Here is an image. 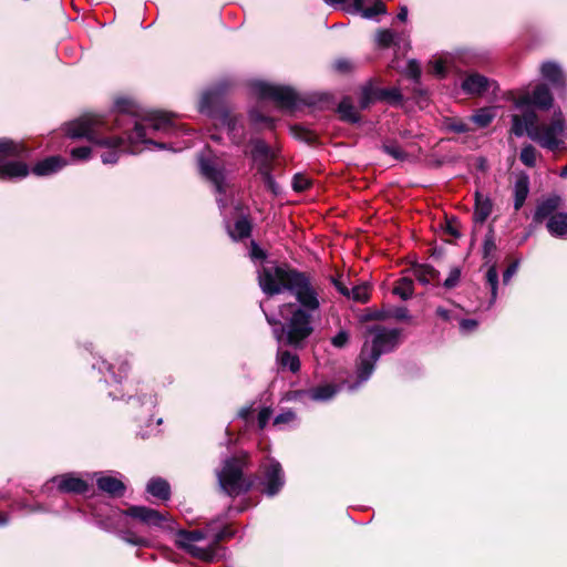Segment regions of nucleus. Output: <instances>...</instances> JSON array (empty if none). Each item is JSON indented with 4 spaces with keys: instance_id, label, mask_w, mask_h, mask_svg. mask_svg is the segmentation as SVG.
<instances>
[{
    "instance_id": "nucleus-62",
    "label": "nucleus",
    "mask_w": 567,
    "mask_h": 567,
    "mask_svg": "<svg viewBox=\"0 0 567 567\" xmlns=\"http://www.w3.org/2000/svg\"><path fill=\"white\" fill-rule=\"evenodd\" d=\"M477 324V321L474 319H463L460 322V329L462 330V332H470L475 330Z\"/></svg>"
},
{
    "instance_id": "nucleus-3",
    "label": "nucleus",
    "mask_w": 567,
    "mask_h": 567,
    "mask_svg": "<svg viewBox=\"0 0 567 567\" xmlns=\"http://www.w3.org/2000/svg\"><path fill=\"white\" fill-rule=\"evenodd\" d=\"M514 109L518 113L511 115V132L517 137L527 135L540 147L548 151H561L566 148L567 124L563 115L556 114L548 123H538L537 113L530 107L528 94L513 100Z\"/></svg>"
},
{
    "instance_id": "nucleus-28",
    "label": "nucleus",
    "mask_w": 567,
    "mask_h": 567,
    "mask_svg": "<svg viewBox=\"0 0 567 567\" xmlns=\"http://www.w3.org/2000/svg\"><path fill=\"white\" fill-rule=\"evenodd\" d=\"M337 392V386L324 384L308 390L307 395L312 401H328L332 399Z\"/></svg>"
},
{
    "instance_id": "nucleus-40",
    "label": "nucleus",
    "mask_w": 567,
    "mask_h": 567,
    "mask_svg": "<svg viewBox=\"0 0 567 567\" xmlns=\"http://www.w3.org/2000/svg\"><path fill=\"white\" fill-rule=\"evenodd\" d=\"M486 281L491 287V305L497 298L498 272L495 265H492L486 272Z\"/></svg>"
},
{
    "instance_id": "nucleus-17",
    "label": "nucleus",
    "mask_w": 567,
    "mask_h": 567,
    "mask_svg": "<svg viewBox=\"0 0 567 567\" xmlns=\"http://www.w3.org/2000/svg\"><path fill=\"white\" fill-rule=\"evenodd\" d=\"M60 492L83 494L89 489V482L75 473H66L52 478Z\"/></svg>"
},
{
    "instance_id": "nucleus-21",
    "label": "nucleus",
    "mask_w": 567,
    "mask_h": 567,
    "mask_svg": "<svg viewBox=\"0 0 567 567\" xmlns=\"http://www.w3.org/2000/svg\"><path fill=\"white\" fill-rule=\"evenodd\" d=\"M548 233L557 238H567V213L559 212L546 220Z\"/></svg>"
},
{
    "instance_id": "nucleus-35",
    "label": "nucleus",
    "mask_w": 567,
    "mask_h": 567,
    "mask_svg": "<svg viewBox=\"0 0 567 567\" xmlns=\"http://www.w3.org/2000/svg\"><path fill=\"white\" fill-rule=\"evenodd\" d=\"M377 97L379 101H388L392 104H399L402 102V94L399 89H378L377 87Z\"/></svg>"
},
{
    "instance_id": "nucleus-1",
    "label": "nucleus",
    "mask_w": 567,
    "mask_h": 567,
    "mask_svg": "<svg viewBox=\"0 0 567 567\" xmlns=\"http://www.w3.org/2000/svg\"><path fill=\"white\" fill-rule=\"evenodd\" d=\"M258 281L268 296L284 291L293 296L296 302L280 307L282 322L267 315L266 319L272 326V334L279 344L302 347L315 330L320 309L319 293L310 278L287 266L267 264L258 270Z\"/></svg>"
},
{
    "instance_id": "nucleus-36",
    "label": "nucleus",
    "mask_w": 567,
    "mask_h": 567,
    "mask_svg": "<svg viewBox=\"0 0 567 567\" xmlns=\"http://www.w3.org/2000/svg\"><path fill=\"white\" fill-rule=\"evenodd\" d=\"M537 157H538V152L530 144L525 145L520 150L519 159L527 167H534L536 165Z\"/></svg>"
},
{
    "instance_id": "nucleus-12",
    "label": "nucleus",
    "mask_w": 567,
    "mask_h": 567,
    "mask_svg": "<svg viewBox=\"0 0 567 567\" xmlns=\"http://www.w3.org/2000/svg\"><path fill=\"white\" fill-rule=\"evenodd\" d=\"M261 492L267 496L277 495L285 485V474L279 462L268 460L261 465Z\"/></svg>"
},
{
    "instance_id": "nucleus-41",
    "label": "nucleus",
    "mask_w": 567,
    "mask_h": 567,
    "mask_svg": "<svg viewBox=\"0 0 567 567\" xmlns=\"http://www.w3.org/2000/svg\"><path fill=\"white\" fill-rule=\"evenodd\" d=\"M374 101H379V97H377V87H373L371 85H367L361 91L360 96V107L362 110L368 109Z\"/></svg>"
},
{
    "instance_id": "nucleus-64",
    "label": "nucleus",
    "mask_w": 567,
    "mask_h": 567,
    "mask_svg": "<svg viewBox=\"0 0 567 567\" xmlns=\"http://www.w3.org/2000/svg\"><path fill=\"white\" fill-rule=\"evenodd\" d=\"M388 318H389V312L385 311V310L370 311L365 316V319H368V320H384V319H388Z\"/></svg>"
},
{
    "instance_id": "nucleus-26",
    "label": "nucleus",
    "mask_w": 567,
    "mask_h": 567,
    "mask_svg": "<svg viewBox=\"0 0 567 567\" xmlns=\"http://www.w3.org/2000/svg\"><path fill=\"white\" fill-rule=\"evenodd\" d=\"M227 231L234 240H240L250 236L251 225L246 217H240L233 227L227 226Z\"/></svg>"
},
{
    "instance_id": "nucleus-11",
    "label": "nucleus",
    "mask_w": 567,
    "mask_h": 567,
    "mask_svg": "<svg viewBox=\"0 0 567 567\" xmlns=\"http://www.w3.org/2000/svg\"><path fill=\"white\" fill-rule=\"evenodd\" d=\"M255 90L261 99L271 100L281 109L290 110L295 107L298 101L297 93L287 86L258 82L255 84Z\"/></svg>"
},
{
    "instance_id": "nucleus-48",
    "label": "nucleus",
    "mask_w": 567,
    "mask_h": 567,
    "mask_svg": "<svg viewBox=\"0 0 567 567\" xmlns=\"http://www.w3.org/2000/svg\"><path fill=\"white\" fill-rule=\"evenodd\" d=\"M310 185V179L302 175V174H296L292 179V188L296 192H303L306 190Z\"/></svg>"
},
{
    "instance_id": "nucleus-39",
    "label": "nucleus",
    "mask_w": 567,
    "mask_h": 567,
    "mask_svg": "<svg viewBox=\"0 0 567 567\" xmlns=\"http://www.w3.org/2000/svg\"><path fill=\"white\" fill-rule=\"evenodd\" d=\"M370 298L369 286L367 284L355 285L350 288V298L353 301L364 303Z\"/></svg>"
},
{
    "instance_id": "nucleus-25",
    "label": "nucleus",
    "mask_w": 567,
    "mask_h": 567,
    "mask_svg": "<svg viewBox=\"0 0 567 567\" xmlns=\"http://www.w3.org/2000/svg\"><path fill=\"white\" fill-rule=\"evenodd\" d=\"M375 42L380 48H390L392 45H399L402 41V33L393 31L391 29H379L375 32Z\"/></svg>"
},
{
    "instance_id": "nucleus-47",
    "label": "nucleus",
    "mask_w": 567,
    "mask_h": 567,
    "mask_svg": "<svg viewBox=\"0 0 567 567\" xmlns=\"http://www.w3.org/2000/svg\"><path fill=\"white\" fill-rule=\"evenodd\" d=\"M91 146L74 147L70 151L71 157L75 161H85L91 156Z\"/></svg>"
},
{
    "instance_id": "nucleus-56",
    "label": "nucleus",
    "mask_w": 567,
    "mask_h": 567,
    "mask_svg": "<svg viewBox=\"0 0 567 567\" xmlns=\"http://www.w3.org/2000/svg\"><path fill=\"white\" fill-rule=\"evenodd\" d=\"M383 150L386 154L391 155L395 159H403L405 156L404 152L398 145L394 144L384 145Z\"/></svg>"
},
{
    "instance_id": "nucleus-19",
    "label": "nucleus",
    "mask_w": 567,
    "mask_h": 567,
    "mask_svg": "<svg viewBox=\"0 0 567 567\" xmlns=\"http://www.w3.org/2000/svg\"><path fill=\"white\" fill-rule=\"evenodd\" d=\"M491 87L495 89L496 83L478 73L467 75L462 83L463 91L471 95H482Z\"/></svg>"
},
{
    "instance_id": "nucleus-34",
    "label": "nucleus",
    "mask_w": 567,
    "mask_h": 567,
    "mask_svg": "<svg viewBox=\"0 0 567 567\" xmlns=\"http://www.w3.org/2000/svg\"><path fill=\"white\" fill-rule=\"evenodd\" d=\"M393 293L403 300L410 299L413 295V280L408 277L401 278L393 288Z\"/></svg>"
},
{
    "instance_id": "nucleus-61",
    "label": "nucleus",
    "mask_w": 567,
    "mask_h": 567,
    "mask_svg": "<svg viewBox=\"0 0 567 567\" xmlns=\"http://www.w3.org/2000/svg\"><path fill=\"white\" fill-rule=\"evenodd\" d=\"M249 116H250V120L254 122V123H267V124H271V120L265 115H262L261 113H259L257 110H251L250 113H249Z\"/></svg>"
},
{
    "instance_id": "nucleus-27",
    "label": "nucleus",
    "mask_w": 567,
    "mask_h": 567,
    "mask_svg": "<svg viewBox=\"0 0 567 567\" xmlns=\"http://www.w3.org/2000/svg\"><path fill=\"white\" fill-rule=\"evenodd\" d=\"M542 76L551 84L558 85L563 80L560 66L555 62H545L540 66Z\"/></svg>"
},
{
    "instance_id": "nucleus-22",
    "label": "nucleus",
    "mask_w": 567,
    "mask_h": 567,
    "mask_svg": "<svg viewBox=\"0 0 567 567\" xmlns=\"http://www.w3.org/2000/svg\"><path fill=\"white\" fill-rule=\"evenodd\" d=\"M529 194V177L523 174L517 177L514 184V208L519 210Z\"/></svg>"
},
{
    "instance_id": "nucleus-57",
    "label": "nucleus",
    "mask_w": 567,
    "mask_h": 567,
    "mask_svg": "<svg viewBox=\"0 0 567 567\" xmlns=\"http://www.w3.org/2000/svg\"><path fill=\"white\" fill-rule=\"evenodd\" d=\"M388 312H389V318L392 317V318H395L398 320H408V319H410L409 310L405 307H398V308H394L393 310L388 311Z\"/></svg>"
},
{
    "instance_id": "nucleus-32",
    "label": "nucleus",
    "mask_w": 567,
    "mask_h": 567,
    "mask_svg": "<svg viewBox=\"0 0 567 567\" xmlns=\"http://www.w3.org/2000/svg\"><path fill=\"white\" fill-rule=\"evenodd\" d=\"M207 538L206 533L203 530H181L178 533V544L182 546H187L192 544H198Z\"/></svg>"
},
{
    "instance_id": "nucleus-31",
    "label": "nucleus",
    "mask_w": 567,
    "mask_h": 567,
    "mask_svg": "<svg viewBox=\"0 0 567 567\" xmlns=\"http://www.w3.org/2000/svg\"><path fill=\"white\" fill-rule=\"evenodd\" d=\"M277 361L281 368H287L291 372H297L300 369V361L297 354H293L289 351L278 350L277 352Z\"/></svg>"
},
{
    "instance_id": "nucleus-44",
    "label": "nucleus",
    "mask_w": 567,
    "mask_h": 567,
    "mask_svg": "<svg viewBox=\"0 0 567 567\" xmlns=\"http://www.w3.org/2000/svg\"><path fill=\"white\" fill-rule=\"evenodd\" d=\"M128 401L133 405H146L153 408L156 403L155 396L152 393H143L141 395H130Z\"/></svg>"
},
{
    "instance_id": "nucleus-2",
    "label": "nucleus",
    "mask_w": 567,
    "mask_h": 567,
    "mask_svg": "<svg viewBox=\"0 0 567 567\" xmlns=\"http://www.w3.org/2000/svg\"><path fill=\"white\" fill-rule=\"evenodd\" d=\"M112 121L114 128L122 131V135H109V148L120 147L124 152H134L135 144H153L159 150H166L168 145L157 142L161 136L175 135L178 125L163 112L138 113L135 101L118 95L114 99L112 110H109V122Z\"/></svg>"
},
{
    "instance_id": "nucleus-37",
    "label": "nucleus",
    "mask_w": 567,
    "mask_h": 567,
    "mask_svg": "<svg viewBox=\"0 0 567 567\" xmlns=\"http://www.w3.org/2000/svg\"><path fill=\"white\" fill-rule=\"evenodd\" d=\"M415 278L423 285H427L437 276V271L429 265H422L414 269Z\"/></svg>"
},
{
    "instance_id": "nucleus-13",
    "label": "nucleus",
    "mask_w": 567,
    "mask_h": 567,
    "mask_svg": "<svg viewBox=\"0 0 567 567\" xmlns=\"http://www.w3.org/2000/svg\"><path fill=\"white\" fill-rule=\"evenodd\" d=\"M229 84L227 81H220L209 89L205 90L198 103V111L212 117H219L223 110H218L224 93L227 91Z\"/></svg>"
},
{
    "instance_id": "nucleus-52",
    "label": "nucleus",
    "mask_w": 567,
    "mask_h": 567,
    "mask_svg": "<svg viewBox=\"0 0 567 567\" xmlns=\"http://www.w3.org/2000/svg\"><path fill=\"white\" fill-rule=\"evenodd\" d=\"M296 419L295 412L291 410L284 411L282 413H279L274 419V425H281V424H288L292 422Z\"/></svg>"
},
{
    "instance_id": "nucleus-46",
    "label": "nucleus",
    "mask_w": 567,
    "mask_h": 567,
    "mask_svg": "<svg viewBox=\"0 0 567 567\" xmlns=\"http://www.w3.org/2000/svg\"><path fill=\"white\" fill-rule=\"evenodd\" d=\"M386 12L385 6L381 1H375L373 6L365 8L361 16L365 19H373L379 14H384Z\"/></svg>"
},
{
    "instance_id": "nucleus-6",
    "label": "nucleus",
    "mask_w": 567,
    "mask_h": 567,
    "mask_svg": "<svg viewBox=\"0 0 567 567\" xmlns=\"http://www.w3.org/2000/svg\"><path fill=\"white\" fill-rule=\"evenodd\" d=\"M251 159L266 188L274 195H278L280 187L272 176V171L278 163L277 152L270 148L264 141L256 140L252 143Z\"/></svg>"
},
{
    "instance_id": "nucleus-5",
    "label": "nucleus",
    "mask_w": 567,
    "mask_h": 567,
    "mask_svg": "<svg viewBox=\"0 0 567 567\" xmlns=\"http://www.w3.org/2000/svg\"><path fill=\"white\" fill-rule=\"evenodd\" d=\"M0 179L23 178L29 175V166L23 162L29 150L20 142L0 138Z\"/></svg>"
},
{
    "instance_id": "nucleus-15",
    "label": "nucleus",
    "mask_w": 567,
    "mask_h": 567,
    "mask_svg": "<svg viewBox=\"0 0 567 567\" xmlns=\"http://www.w3.org/2000/svg\"><path fill=\"white\" fill-rule=\"evenodd\" d=\"M231 536L233 532H230L228 528H224L215 534L213 536V540L207 545L192 544L182 547L185 548L194 557H197L204 561H214L217 557L214 546L224 538Z\"/></svg>"
},
{
    "instance_id": "nucleus-53",
    "label": "nucleus",
    "mask_w": 567,
    "mask_h": 567,
    "mask_svg": "<svg viewBox=\"0 0 567 567\" xmlns=\"http://www.w3.org/2000/svg\"><path fill=\"white\" fill-rule=\"evenodd\" d=\"M332 284L336 287V289L344 297L350 298V288L344 281L343 276H339L337 278H332Z\"/></svg>"
},
{
    "instance_id": "nucleus-30",
    "label": "nucleus",
    "mask_w": 567,
    "mask_h": 567,
    "mask_svg": "<svg viewBox=\"0 0 567 567\" xmlns=\"http://www.w3.org/2000/svg\"><path fill=\"white\" fill-rule=\"evenodd\" d=\"M87 508L90 511V519L96 526H99L101 529H105V519H104V509H105V503L104 502H96L91 501L87 504Z\"/></svg>"
},
{
    "instance_id": "nucleus-59",
    "label": "nucleus",
    "mask_w": 567,
    "mask_h": 567,
    "mask_svg": "<svg viewBox=\"0 0 567 567\" xmlns=\"http://www.w3.org/2000/svg\"><path fill=\"white\" fill-rule=\"evenodd\" d=\"M365 0H353V2L344 8L347 12L350 13H362V11L365 9L364 7Z\"/></svg>"
},
{
    "instance_id": "nucleus-16",
    "label": "nucleus",
    "mask_w": 567,
    "mask_h": 567,
    "mask_svg": "<svg viewBox=\"0 0 567 567\" xmlns=\"http://www.w3.org/2000/svg\"><path fill=\"white\" fill-rule=\"evenodd\" d=\"M563 204V198L557 194H551L538 200L533 219L536 224H542L551 216L558 214Z\"/></svg>"
},
{
    "instance_id": "nucleus-20",
    "label": "nucleus",
    "mask_w": 567,
    "mask_h": 567,
    "mask_svg": "<svg viewBox=\"0 0 567 567\" xmlns=\"http://www.w3.org/2000/svg\"><path fill=\"white\" fill-rule=\"evenodd\" d=\"M64 165H66V161L61 156H51L37 163L32 172L38 176H48L56 173Z\"/></svg>"
},
{
    "instance_id": "nucleus-33",
    "label": "nucleus",
    "mask_w": 567,
    "mask_h": 567,
    "mask_svg": "<svg viewBox=\"0 0 567 567\" xmlns=\"http://www.w3.org/2000/svg\"><path fill=\"white\" fill-rule=\"evenodd\" d=\"M112 370L115 382L121 383L124 378L127 377L130 371V363L126 359L117 358L115 361L109 367V370Z\"/></svg>"
},
{
    "instance_id": "nucleus-50",
    "label": "nucleus",
    "mask_w": 567,
    "mask_h": 567,
    "mask_svg": "<svg viewBox=\"0 0 567 567\" xmlns=\"http://www.w3.org/2000/svg\"><path fill=\"white\" fill-rule=\"evenodd\" d=\"M461 278V270L458 268L451 269L447 278L444 280L443 286L447 289H452L457 286Z\"/></svg>"
},
{
    "instance_id": "nucleus-4",
    "label": "nucleus",
    "mask_w": 567,
    "mask_h": 567,
    "mask_svg": "<svg viewBox=\"0 0 567 567\" xmlns=\"http://www.w3.org/2000/svg\"><path fill=\"white\" fill-rule=\"evenodd\" d=\"M370 340H365L355 363V381L347 382L349 391L358 390L372 375L375 364L384 353L395 350L402 337V329L375 324L367 329Z\"/></svg>"
},
{
    "instance_id": "nucleus-54",
    "label": "nucleus",
    "mask_w": 567,
    "mask_h": 567,
    "mask_svg": "<svg viewBox=\"0 0 567 567\" xmlns=\"http://www.w3.org/2000/svg\"><path fill=\"white\" fill-rule=\"evenodd\" d=\"M349 341V333L346 330H340L332 339L331 343L336 348H343Z\"/></svg>"
},
{
    "instance_id": "nucleus-10",
    "label": "nucleus",
    "mask_w": 567,
    "mask_h": 567,
    "mask_svg": "<svg viewBox=\"0 0 567 567\" xmlns=\"http://www.w3.org/2000/svg\"><path fill=\"white\" fill-rule=\"evenodd\" d=\"M198 168L200 175L215 187L216 193L221 195L226 192V166L220 157L203 153L198 156Z\"/></svg>"
},
{
    "instance_id": "nucleus-8",
    "label": "nucleus",
    "mask_w": 567,
    "mask_h": 567,
    "mask_svg": "<svg viewBox=\"0 0 567 567\" xmlns=\"http://www.w3.org/2000/svg\"><path fill=\"white\" fill-rule=\"evenodd\" d=\"M244 461L227 458L224 466L217 472L218 484L224 493L234 497L249 489L250 483L243 476Z\"/></svg>"
},
{
    "instance_id": "nucleus-14",
    "label": "nucleus",
    "mask_w": 567,
    "mask_h": 567,
    "mask_svg": "<svg viewBox=\"0 0 567 567\" xmlns=\"http://www.w3.org/2000/svg\"><path fill=\"white\" fill-rule=\"evenodd\" d=\"M226 131L230 138V141L240 145L245 142L246 132L243 124V118L228 110H224L220 112L219 117L216 118Z\"/></svg>"
},
{
    "instance_id": "nucleus-51",
    "label": "nucleus",
    "mask_w": 567,
    "mask_h": 567,
    "mask_svg": "<svg viewBox=\"0 0 567 567\" xmlns=\"http://www.w3.org/2000/svg\"><path fill=\"white\" fill-rule=\"evenodd\" d=\"M271 415H272L271 408L265 406L259 411L258 417H257V423H258L259 430H264L266 427Z\"/></svg>"
},
{
    "instance_id": "nucleus-63",
    "label": "nucleus",
    "mask_w": 567,
    "mask_h": 567,
    "mask_svg": "<svg viewBox=\"0 0 567 567\" xmlns=\"http://www.w3.org/2000/svg\"><path fill=\"white\" fill-rule=\"evenodd\" d=\"M123 539L126 542V543H130L132 545H137V546H142V545H145L146 544V539L141 537V536H137V535H133V534H126L123 536Z\"/></svg>"
},
{
    "instance_id": "nucleus-49",
    "label": "nucleus",
    "mask_w": 567,
    "mask_h": 567,
    "mask_svg": "<svg viewBox=\"0 0 567 567\" xmlns=\"http://www.w3.org/2000/svg\"><path fill=\"white\" fill-rule=\"evenodd\" d=\"M432 72L444 78L447 73V62L444 59H437L431 63Z\"/></svg>"
},
{
    "instance_id": "nucleus-43",
    "label": "nucleus",
    "mask_w": 567,
    "mask_h": 567,
    "mask_svg": "<svg viewBox=\"0 0 567 567\" xmlns=\"http://www.w3.org/2000/svg\"><path fill=\"white\" fill-rule=\"evenodd\" d=\"M125 484L115 476L109 475V496L120 497L125 492Z\"/></svg>"
},
{
    "instance_id": "nucleus-9",
    "label": "nucleus",
    "mask_w": 567,
    "mask_h": 567,
    "mask_svg": "<svg viewBox=\"0 0 567 567\" xmlns=\"http://www.w3.org/2000/svg\"><path fill=\"white\" fill-rule=\"evenodd\" d=\"M118 513L125 517H132L153 529L168 532L175 529V522L168 514L146 506H131L127 511H118Z\"/></svg>"
},
{
    "instance_id": "nucleus-18",
    "label": "nucleus",
    "mask_w": 567,
    "mask_h": 567,
    "mask_svg": "<svg viewBox=\"0 0 567 567\" xmlns=\"http://www.w3.org/2000/svg\"><path fill=\"white\" fill-rule=\"evenodd\" d=\"M528 94L530 99V107L535 111V107L540 110H548L553 104V95L550 90L545 84H537L532 92L525 91L518 95H514L509 99L513 102L515 97Z\"/></svg>"
},
{
    "instance_id": "nucleus-42",
    "label": "nucleus",
    "mask_w": 567,
    "mask_h": 567,
    "mask_svg": "<svg viewBox=\"0 0 567 567\" xmlns=\"http://www.w3.org/2000/svg\"><path fill=\"white\" fill-rule=\"evenodd\" d=\"M494 118V113L491 109L478 110L471 120L481 127H486Z\"/></svg>"
},
{
    "instance_id": "nucleus-38",
    "label": "nucleus",
    "mask_w": 567,
    "mask_h": 567,
    "mask_svg": "<svg viewBox=\"0 0 567 567\" xmlns=\"http://www.w3.org/2000/svg\"><path fill=\"white\" fill-rule=\"evenodd\" d=\"M443 125L447 131L457 134L467 133L471 130L470 125L466 122L455 117H446L443 122Z\"/></svg>"
},
{
    "instance_id": "nucleus-45",
    "label": "nucleus",
    "mask_w": 567,
    "mask_h": 567,
    "mask_svg": "<svg viewBox=\"0 0 567 567\" xmlns=\"http://www.w3.org/2000/svg\"><path fill=\"white\" fill-rule=\"evenodd\" d=\"M403 73L412 79L414 82H419L420 78H421V66H420V63L412 59V60H409L408 63H406V66L405 69L403 70Z\"/></svg>"
},
{
    "instance_id": "nucleus-29",
    "label": "nucleus",
    "mask_w": 567,
    "mask_h": 567,
    "mask_svg": "<svg viewBox=\"0 0 567 567\" xmlns=\"http://www.w3.org/2000/svg\"><path fill=\"white\" fill-rule=\"evenodd\" d=\"M338 112L340 117L344 122L349 123H358L360 122V115L357 112L354 105L350 101V99H343L338 105Z\"/></svg>"
},
{
    "instance_id": "nucleus-23",
    "label": "nucleus",
    "mask_w": 567,
    "mask_h": 567,
    "mask_svg": "<svg viewBox=\"0 0 567 567\" xmlns=\"http://www.w3.org/2000/svg\"><path fill=\"white\" fill-rule=\"evenodd\" d=\"M146 491L152 496L162 501H168L171 497V486L168 482L162 477H153L146 485Z\"/></svg>"
},
{
    "instance_id": "nucleus-7",
    "label": "nucleus",
    "mask_w": 567,
    "mask_h": 567,
    "mask_svg": "<svg viewBox=\"0 0 567 567\" xmlns=\"http://www.w3.org/2000/svg\"><path fill=\"white\" fill-rule=\"evenodd\" d=\"M105 121L103 115H85L65 126V134L71 138H86L95 145L105 143Z\"/></svg>"
},
{
    "instance_id": "nucleus-60",
    "label": "nucleus",
    "mask_w": 567,
    "mask_h": 567,
    "mask_svg": "<svg viewBox=\"0 0 567 567\" xmlns=\"http://www.w3.org/2000/svg\"><path fill=\"white\" fill-rule=\"evenodd\" d=\"M517 269L518 261H515L507 267V269L503 274V282L505 285H507L511 281L512 277L517 272Z\"/></svg>"
},
{
    "instance_id": "nucleus-55",
    "label": "nucleus",
    "mask_w": 567,
    "mask_h": 567,
    "mask_svg": "<svg viewBox=\"0 0 567 567\" xmlns=\"http://www.w3.org/2000/svg\"><path fill=\"white\" fill-rule=\"evenodd\" d=\"M333 68L338 72L346 73V72H349L350 70H352L353 64L349 59L340 58L333 62Z\"/></svg>"
},
{
    "instance_id": "nucleus-24",
    "label": "nucleus",
    "mask_w": 567,
    "mask_h": 567,
    "mask_svg": "<svg viewBox=\"0 0 567 567\" xmlns=\"http://www.w3.org/2000/svg\"><path fill=\"white\" fill-rule=\"evenodd\" d=\"M492 213V203L487 197L476 193L475 195V210L474 221L483 224Z\"/></svg>"
},
{
    "instance_id": "nucleus-58",
    "label": "nucleus",
    "mask_w": 567,
    "mask_h": 567,
    "mask_svg": "<svg viewBox=\"0 0 567 567\" xmlns=\"http://www.w3.org/2000/svg\"><path fill=\"white\" fill-rule=\"evenodd\" d=\"M483 248H484L485 257L496 249V245H495L494 236H493L492 231H489V234H487L485 236Z\"/></svg>"
}]
</instances>
